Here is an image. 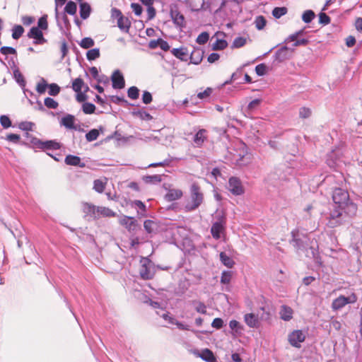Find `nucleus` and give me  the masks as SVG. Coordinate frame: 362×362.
<instances>
[{
  "instance_id": "f257e3e1",
  "label": "nucleus",
  "mask_w": 362,
  "mask_h": 362,
  "mask_svg": "<svg viewBox=\"0 0 362 362\" xmlns=\"http://www.w3.org/2000/svg\"><path fill=\"white\" fill-rule=\"evenodd\" d=\"M333 202L349 216L356 215L358 206L349 198V192L341 188H336L332 194Z\"/></svg>"
},
{
  "instance_id": "f03ea898",
  "label": "nucleus",
  "mask_w": 362,
  "mask_h": 362,
  "mask_svg": "<svg viewBox=\"0 0 362 362\" xmlns=\"http://www.w3.org/2000/svg\"><path fill=\"white\" fill-rule=\"evenodd\" d=\"M204 199V193L200 185L194 182L189 188V197L185 206L186 211H192L198 209Z\"/></svg>"
},
{
  "instance_id": "7ed1b4c3",
  "label": "nucleus",
  "mask_w": 362,
  "mask_h": 362,
  "mask_svg": "<svg viewBox=\"0 0 362 362\" xmlns=\"http://www.w3.org/2000/svg\"><path fill=\"white\" fill-rule=\"evenodd\" d=\"M139 274L143 279H151L153 278V263L147 257H142L140 261Z\"/></svg>"
},
{
  "instance_id": "20e7f679",
  "label": "nucleus",
  "mask_w": 362,
  "mask_h": 362,
  "mask_svg": "<svg viewBox=\"0 0 362 362\" xmlns=\"http://www.w3.org/2000/svg\"><path fill=\"white\" fill-rule=\"evenodd\" d=\"M356 300H357V297L355 293H352L349 297H345L344 296H339L338 298H337L336 299H334L332 301V308L334 310H337L342 308L343 307H344L346 305H347L349 303H354L356 302Z\"/></svg>"
},
{
  "instance_id": "39448f33",
  "label": "nucleus",
  "mask_w": 362,
  "mask_h": 362,
  "mask_svg": "<svg viewBox=\"0 0 362 362\" xmlns=\"http://www.w3.org/2000/svg\"><path fill=\"white\" fill-rule=\"evenodd\" d=\"M115 16L117 18V23L118 28L123 33H129V28L131 26L130 20L127 17L124 16L122 14V12L119 10L116 9V8H115Z\"/></svg>"
},
{
  "instance_id": "423d86ee",
  "label": "nucleus",
  "mask_w": 362,
  "mask_h": 362,
  "mask_svg": "<svg viewBox=\"0 0 362 362\" xmlns=\"http://www.w3.org/2000/svg\"><path fill=\"white\" fill-rule=\"evenodd\" d=\"M305 339V334L300 329L294 330L288 336V340L290 344L294 347L300 348V343Z\"/></svg>"
},
{
  "instance_id": "0eeeda50",
  "label": "nucleus",
  "mask_w": 362,
  "mask_h": 362,
  "mask_svg": "<svg viewBox=\"0 0 362 362\" xmlns=\"http://www.w3.org/2000/svg\"><path fill=\"white\" fill-rule=\"evenodd\" d=\"M228 189L234 195H241L244 193V187L241 181L235 177H232L228 181Z\"/></svg>"
},
{
  "instance_id": "6e6552de",
  "label": "nucleus",
  "mask_w": 362,
  "mask_h": 362,
  "mask_svg": "<svg viewBox=\"0 0 362 362\" xmlns=\"http://www.w3.org/2000/svg\"><path fill=\"white\" fill-rule=\"evenodd\" d=\"M28 37L34 40L35 45H43L47 42V40L44 37L42 30L37 27H33L28 33Z\"/></svg>"
},
{
  "instance_id": "1a4fd4ad",
  "label": "nucleus",
  "mask_w": 362,
  "mask_h": 362,
  "mask_svg": "<svg viewBox=\"0 0 362 362\" xmlns=\"http://www.w3.org/2000/svg\"><path fill=\"white\" fill-rule=\"evenodd\" d=\"M172 54L180 61L187 62L188 59L189 51L186 47L173 48L171 49Z\"/></svg>"
},
{
  "instance_id": "9d476101",
  "label": "nucleus",
  "mask_w": 362,
  "mask_h": 362,
  "mask_svg": "<svg viewBox=\"0 0 362 362\" xmlns=\"http://www.w3.org/2000/svg\"><path fill=\"white\" fill-rule=\"evenodd\" d=\"M170 16L175 25L181 28L185 26V17L177 9L171 10Z\"/></svg>"
},
{
  "instance_id": "9b49d317",
  "label": "nucleus",
  "mask_w": 362,
  "mask_h": 362,
  "mask_svg": "<svg viewBox=\"0 0 362 362\" xmlns=\"http://www.w3.org/2000/svg\"><path fill=\"white\" fill-rule=\"evenodd\" d=\"M204 51L199 48H195L194 50L191 52L189 59H190V63L198 65L199 64L204 57Z\"/></svg>"
},
{
  "instance_id": "f8f14e48",
  "label": "nucleus",
  "mask_w": 362,
  "mask_h": 362,
  "mask_svg": "<svg viewBox=\"0 0 362 362\" xmlns=\"http://www.w3.org/2000/svg\"><path fill=\"white\" fill-rule=\"evenodd\" d=\"M207 139V131L204 129H199L194 136V143L197 147H201Z\"/></svg>"
},
{
  "instance_id": "ddd939ff",
  "label": "nucleus",
  "mask_w": 362,
  "mask_h": 362,
  "mask_svg": "<svg viewBox=\"0 0 362 362\" xmlns=\"http://www.w3.org/2000/svg\"><path fill=\"white\" fill-rule=\"evenodd\" d=\"M341 216V211H339L337 210L332 211L330 214V218H329V220L327 223L328 226L330 228H334V227H337V226H339L340 224H341V221L340 218Z\"/></svg>"
},
{
  "instance_id": "4468645a",
  "label": "nucleus",
  "mask_w": 362,
  "mask_h": 362,
  "mask_svg": "<svg viewBox=\"0 0 362 362\" xmlns=\"http://www.w3.org/2000/svg\"><path fill=\"white\" fill-rule=\"evenodd\" d=\"M183 196V192L179 189H170L166 193L165 197L168 202H173L180 199Z\"/></svg>"
},
{
  "instance_id": "2eb2a0df",
  "label": "nucleus",
  "mask_w": 362,
  "mask_h": 362,
  "mask_svg": "<svg viewBox=\"0 0 362 362\" xmlns=\"http://www.w3.org/2000/svg\"><path fill=\"white\" fill-rule=\"evenodd\" d=\"M37 145H38L39 148H42V149L57 150V149L60 148V147H61V145L59 143H58L55 141H52V140L46 141H39L37 142Z\"/></svg>"
},
{
  "instance_id": "dca6fc26",
  "label": "nucleus",
  "mask_w": 362,
  "mask_h": 362,
  "mask_svg": "<svg viewBox=\"0 0 362 362\" xmlns=\"http://www.w3.org/2000/svg\"><path fill=\"white\" fill-rule=\"evenodd\" d=\"M144 227L148 233H156L159 229V224L153 220H146Z\"/></svg>"
},
{
  "instance_id": "f3484780",
  "label": "nucleus",
  "mask_w": 362,
  "mask_h": 362,
  "mask_svg": "<svg viewBox=\"0 0 362 362\" xmlns=\"http://www.w3.org/2000/svg\"><path fill=\"white\" fill-rule=\"evenodd\" d=\"M281 319L284 321H289L293 318V310L287 305H282L279 312Z\"/></svg>"
},
{
  "instance_id": "a211bd4d",
  "label": "nucleus",
  "mask_w": 362,
  "mask_h": 362,
  "mask_svg": "<svg viewBox=\"0 0 362 362\" xmlns=\"http://www.w3.org/2000/svg\"><path fill=\"white\" fill-rule=\"evenodd\" d=\"M198 356L206 362H216V358L215 357L213 351L209 349H203Z\"/></svg>"
},
{
  "instance_id": "6ab92c4d",
  "label": "nucleus",
  "mask_w": 362,
  "mask_h": 362,
  "mask_svg": "<svg viewBox=\"0 0 362 362\" xmlns=\"http://www.w3.org/2000/svg\"><path fill=\"white\" fill-rule=\"evenodd\" d=\"M245 322L251 328L257 327L259 321L258 317L253 313H247L244 316Z\"/></svg>"
},
{
  "instance_id": "aec40b11",
  "label": "nucleus",
  "mask_w": 362,
  "mask_h": 362,
  "mask_svg": "<svg viewBox=\"0 0 362 362\" xmlns=\"http://www.w3.org/2000/svg\"><path fill=\"white\" fill-rule=\"evenodd\" d=\"M125 86L124 76L119 70L115 71V89H122Z\"/></svg>"
},
{
  "instance_id": "412c9836",
  "label": "nucleus",
  "mask_w": 362,
  "mask_h": 362,
  "mask_svg": "<svg viewBox=\"0 0 362 362\" xmlns=\"http://www.w3.org/2000/svg\"><path fill=\"white\" fill-rule=\"evenodd\" d=\"M65 163L69 165L84 167L85 163L81 162V158L78 156L68 155L65 158Z\"/></svg>"
},
{
  "instance_id": "4be33fe9",
  "label": "nucleus",
  "mask_w": 362,
  "mask_h": 362,
  "mask_svg": "<svg viewBox=\"0 0 362 362\" xmlns=\"http://www.w3.org/2000/svg\"><path fill=\"white\" fill-rule=\"evenodd\" d=\"M83 211L87 216L95 218H97V206L89 203H84L83 204Z\"/></svg>"
},
{
  "instance_id": "5701e85b",
  "label": "nucleus",
  "mask_w": 362,
  "mask_h": 362,
  "mask_svg": "<svg viewBox=\"0 0 362 362\" xmlns=\"http://www.w3.org/2000/svg\"><path fill=\"white\" fill-rule=\"evenodd\" d=\"M223 230V226L221 222L214 223L211 228V233L214 238L218 240L221 238V233Z\"/></svg>"
},
{
  "instance_id": "b1692460",
  "label": "nucleus",
  "mask_w": 362,
  "mask_h": 362,
  "mask_svg": "<svg viewBox=\"0 0 362 362\" xmlns=\"http://www.w3.org/2000/svg\"><path fill=\"white\" fill-rule=\"evenodd\" d=\"M90 6L86 3L83 2L80 4V16L82 19L88 18L90 14Z\"/></svg>"
},
{
  "instance_id": "393cba45",
  "label": "nucleus",
  "mask_w": 362,
  "mask_h": 362,
  "mask_svg": "<svg viewBox=\"0 0 362 362\" xmlns=\"http://www.w3.org/2000/svg\"><path fill=\"white\" fill-rule=\"evenodd\" d=\"M220 259L222 264L228 268H232L235 265V262L233 259L223 252L220 253Z\"/></svg>"
},
{
  "instance_id": "a878e982",
  "label": "nucleus",
  "mask_w": 362,
  "mask_h": 362,
  "mask_svg": "<svg viewBox=\"0 0 362 362\" xmlns=\"http://www.w3.org/2000/svg\"><path fill=\"white\" fill-rule=\"evenodd\" d=\"M299 235V230H293L291 231V236L292 240L291 243H293V245L294 247H296L297 250H300L302 247V241L298 238Z\"/></svg>"
},
{
  "instance_id": "bb28decb",
  "label": "nucleus",
  "mask_w": 362,
  "mask_h": 362,
  "mask_svg": "<svg viewBox=\"0 0 362 362\" xmlns=\"http://www.w3.org/2000/svg\"><path fill=\"white\" fill-rule=\"evenodd\" d=\"M74 122V117L73 115H68L62 118V124L68 129H75Z\"/></svg>"
},
{
  "instance_id": "cd10ccee",
  "label": "nucleus",
  "mask_w": 362,
  "mask_h": 362,
  "mask_svg": "<svg viewBox=\"0 0 362 362\" xmlns=\"http://www.w3.org/2000/svg\"><path fill=\"white\" fill-rule=\"evenodd\" d=\"M24 33V28L21 25H16L12 28V37L14 40L19 39Z\"/></svg>"
},
{
  "instance_id": "c85d7f7f",
  "label": "nucleus",
  "mask_w": 362,
  "mask_h": 362,
  "mask_svg": "<svg viewBox=\"0 0 362 362\" xmlns=\"http://www.w3.org/2000/svg\"><path fill=\"white\" fill-rule=\"evenodd\" d=\"M96 214L97 218L100 216H112L113 215L111 209L103 206H97Z\"/></svg>"
},
{
  "instance_id": "c756f323",
  "label": "nucleus",
  "mask_w": 362,
  "mask_h": 362,
  "mask_svg": "<svg viewBox=\"0 0 362 362\" xmlns=\"http://www.w3.org/2000/svg\"><path fill=\"white\" fill-rule=\"evenodd\" d=\"M77 11L76 4L72 1H69L67 2L64 11L69 15H75Z\"/></svg>"
},
{
  "instance_id": "7c9ffc66",
  "label": "nucleus",
  "mask_w": 362,
  "mask_h": 362,
  "mask_svg": "<svg viewBox=\"0 0 362 362\" xmlns=\"http://www.w3.org/2000/svg\"><path fill=\"white\" fill-rule=\"evenodd\" d=\"M228 46V42L225 40L217 39L212 45L213 50H222Z\"/></svg>"
},
{
  "instance_id": "2f4dec72",
  "label": "nucleus",
  "mask_w": 362,
  "mask_h": 362,
  "mask_svg": "<svg viewBox=\"0 0 362 362\" xmlns=\"http://www.w3.org/2000/svg\"><path fill=\"white\" fill-rule=\"evenodd\" d=\"M189 4L192 11H199L203 7L204 0H189Z\"/></svg>"
},
{
  "instance_id": "473e14b6",
  "label": "nucleus",
  "mask_w": 362,
  "mask_h": 362,
  "mask_svg": "<svg viewBox=\"0 0 362 362\" xmlns=\"http://www.w3.org/2000/svg\"><path fill=\"white\" fill-rule=\"evenodd\" d=\"M267 23V21L263 16H258L255 20V25L257 30H262Z\"/></svg>"
},
{
  "instance_id": "72a5a7b5",
  "label": "nucleus",
  "mask_w": 362,
  "mask_h": 362,
  "mask_svg": "<svg viewBox=\"0 0 362 362\" xmlns=\"http://www.w3.org/2000/svg\"><path fill=\"white\" fill-rule=\"evenodd\" d=\"M83 86L84 82L83 79L81 78H76L72 83V88L76 93L81 91V89L83 87Z\"/></svg>"
},
{
  "instance_id": "f704fd0d",
  "label": "nucleus",
  "mask_w": 362,
  "mask_h": 362,
  "mask_svg": "<svg viewBox=\"0 0 362 362\" xmlns=\"http://www.w3.org/2000/svg\"><path fill=\"white\" fill-rule=\"evenodd\" d=\"M233 273L230 271H223L221 274V283L228 284L232 279Z\"/></svg>"
},
{
  "instance_id": "c9c22d12",
  "label": "nucleus",
  "mask_w": 362,
  "mask_h": 362,
  "mask_svg": "<svg viewBox=\"0 0 362 362\" xmlns=\"http://www.w3.org/2000/svg\"><path fill=\"white\" fill-rule=\"evenodd\" d=\"M37 28L44 30L48 29L47 15H44L39 18Z\"/></svg>"
},
{
  "instance_id": "e433bc0d",
  "label": "nucleus",
  "mask_w": 362,
  "mask_h": 362,
  "mask_svg": "<svg viewBox=\"0 0 362 362\" xmlns=\"http://www.w3.org/2000/svg\"><path fill=\"white\" fill-rule=\"evenodd\" d=\"M48 86L47 81L42 78L40 81L37 83L36 86V90L39 94H43L45 93L46 89Z\"/></svg>"
},
{
  "instance_id": "4c0bfd02",
  "label": "nucleus",
  "mask_w": 362,
  "mask_h": 362,
  "mask_svg": "<svg viewBox=\"0 0 362 362\" xmlns=\"http://www.w3.org/2000/svg\"><path fill=\"white\" fill-rule=\"evenodd\" d=\"M79 45L82 48L88 49L94 45V41L91 37H84L81 40Z\"/></svg>"
},
{
  "instance_id": "58836bf2",
  "label": "nucleus",
  "mask_w": 362,
  "mask_h": 362,
  "mask_svg": "<svg viewBox=\"0 0 362 362\" xmlns=\"http://www.w3.org/2000/svg\"><path fill=\"white\" fill-rule=\"evenodd\" d=\"M315 16V13L312 10H307L303 13L302 19L305 23H309L313 21Z\"/></svg>"
},
{
  "instance_id": "ea45409f",
  "label": "nucleus",
  "mask_w": 362,
  "mask_h": 362,
  "mask_svg": "<svg viewBox=\"0 0 362 362\" xmlns=\"http://www.w3.org/2000/svg\"><path fill=\"white\" fill-rule=\"evenodd\" d=\"M127 95L129 98L136 100L139 98V90L136 86H132L128 89Z\"/></svg>"
},
{
  "instance_id": "a19ab883",
  "label": "nucleus",
  "mask_w": 362,
  "mask_h": 362,
  "mask_svg": "<svg viewBox=\"0 0 362 362\" xmlns=\"http://www.w3.org/2000/svg\"><path fill=\"white\" fill-rule=\"evenodd\" d=\"M287 13V8L286 7H276L272 11V15L276 18H279L282 16Z\"/></svg>"
},
{
  "instance_id": "79ce46f5",
  "label": "nucleus",
  "mask_w": 362,
  "mask_h": 362,
  "mask_svg": "<svg viewBox=\"0 0 362 362\" xmlns=\"http://www.w3.org/2000/svg\"><path fill=\"white\" fill-rule=\"evenodd\" d=\"M99 136V131L96 129H91L86 134V139L88 141H93Z\"/></svg>"
},
{
  "instance_id": "37998d69",
  "label": "nucleus",
  "mask_w": 362,
  "mask_h": 362,
  "mask_svg": "<svg viewBox=\"0 0 362 362\" xmlns=\"http://www.w3.org/2000/svg\"><path fill=\"white\" fill-rule=\"evenodd\" d=\"M35 124L31 122H22L18 124V127L23 131H33Z\"/></svg>"
},
{
  "instance_id": "c03bdc74",
  "label": "nucleus",
  "mask_w": 362,
  "mask_h": 362,
  "mask_svg": "<svg viewBox=\"0 0 362 362\" xmlns=\"http://www.w3.org/2000/svg\"><path fill=\"white\" fill-rule=\"evenodd\" d=\"M209 39V35L207 32H203L199 34L196 40V42L199 45H204Z\"/></svg>"
},
{
  "instance_id": "a18cd8bd",
  "label": "nucleus",
  "mask_w": 362,
  "mask_h": 362,
  "mask_svg": "<svg viewBox=\"0 0 362 362\" xmlns=\"http://www.w3.org/2000/svg\"><path fill=\"white\" fill-rule=\"evenodd\" d=\"M100 56V52L98 49H92L87 52L86 57L90 61L95 60Z\"/></svg>"
},
{
  "instance_id": "49530a36",
  "label": "nucleus",
  "mask_w": 362,
  "mask_h": 362,
  "mask_svg": "<svg viewBox=\"0 0 362 362\" xmlns=\"http://www.w3.org/2000/svg\"><path fill=\"white\" fill-rule=\"evenodd\" d=\"M45 105L51 109H56L58 107V103L52 98H46L44 101Z\"/></svg>"
},
{
  "instance_id": "de8ad7c7",
  "label": "nucleus",
  "mask_w": 362,
  "mask_h": 362,
  "mask_svg": "<svg viewBox=\"0 0 362 362\" xmlns=\"http://www.w3.org/2000/svg\"><path fill=\"white\" fill-rule=\"evenodd\" d=\"M95 110V106L90 103H85L83 105V111L86 114H92Z\"/></svg>"
},
{
  "instance_id": "09e8293b",
  "label": "nucleus",
  "mask_w": 362,
  "mask_h": 362,
  "mask_svg": "<svg viewBox=\"0 0 362 362\" xmlns=\"http://www.w3.org/2000/svg\"><path fill=\"white\" fill-rule=\"evenodd\" d=\"M246 38L243 37H236L233 42V47L240 48L246 44Z\"/></svg>"
},
{
  "instance_id": "8fccbe9b",
  "label": "nucleus",
  "mask_w": 362,
  "mask_h": 362,
  "mask_svg": "<svg viewBox=\"0 0 362 362\" xmlns=\"http://www.w3.org/2000/svg\"><path fill=\"white\" fill-rule=\"evenodd\" d=\"M49 88V94L55 96L60 92L59 86L56 83H51L47 86Z\"/></svg>"
},
{
  "instance_id": "3c124183",
  "label": "nucleus",
  "mask_w": 362,
  "mask_h": 362,
  "mask_svg": "<svg viewBox=\"0 0 362 362\" xmlns=\"http://www.w3.org/2000/svg\"><path fill=\"white\" fill-rule=\"evenodd\" d=\"M312 111L310 108L303 107L299 110V116L302 119H307L311 115Z\"/></svg>"
},
{
  "instance_id": "603ef678",
  "label": "nucleus",
  "mask_w": 362,
  "mask_h": 362,
  "mask_svg": "<svg viewBox=\"0 0 362 362\" xmlns=\"http://www.w3.org/2000/svg\"><path fill=\"white\" fill-rule=\"evenodd\" d=\"M0 123L4 129H7L11 126V121L6 115H1L0 117Z\"/></svg>"
},
{
  "instance_id": "864d4df0",
  "label": "nucleus",
  "mask_w": 362,
  "mask_h": 362,
  "mask_svg": "<svg viewBox=\"0 0 362 362\" xmlns=\"http://www.w3.org/2000/svg\"><path fill=\"white\" fill-rule=\"evenodd\" d=\"M131 8L134 14L137 16H139L142 14L143 8L142 6L138 3H132Z\"/></svg>"
},
{
  "instance_id": "5fc2aeb1",
  "label": "nucleus",
  "mask_w": 362,
  "mask_h": 362,
  "mask_svg": "<svg viewBox=\"0 0 362 362\" xmlns=\"http://www.w3.org/2000/svg\"><path fill=\"white\" fill-rule=\"evenodd\" d=\"M146 182L158 183L161 182V177L159 175L146 176L144 178Z\"/></svg>"
},
{
  "instance_id": "6e6d98bb",
  "label": "nucleus",
  "mask_w": 362,
  "mask_h": 362,
  "mask_svg": "<svg viewBox=\"0 0 362 362\" xmlns=\"http://www.w3.org/2000/svg\"><path fill=\"white\" fill-rule=\"evenodd\" d=\"M105 182H103L100 180H96L94 181L93 188L98 192H102L105 189Z\"/></svg>"
},
{
  "instance_id": "4d7b16f0",
  "label": "nucleus",
  "mask_w": 362,
  "mask_h": 362,
  "mask_svg": "<svg viewBox=\"0 0 362 362\" xmlns=\"http://www.w3.org/2000/svg\"><path fill=\"white\" fill-rule=\"evenodd\" d=\"M0 52L4 55L16 54L17 53L16 49L11 47H2L0 49Z\"/></svg>"
},
{
  "instance_id": "13d9d810",
  "label": "nucleus",
  "mask_w": 362,
  "mask_h": 362,
  "mask_svg": "<svg viewBox=\"0 0 362 362\" xmlns=\"http://www.w3.org/2000/svg\"><path fill=\"white\" fill-rule=\"evenodd\" d=\"M267 69L264 64H259L256 66L255 71L258 76H264L267 73Z\"/></svg>"
},
{
  "instance_id": "bf43d9fd",
  "label": "nucleus",
  "mask_w": 362,
  "mask_h": 362,
  "mask_svg": "<svg viewBox=\"0 0 362 362\" xmlns=\"http://www.w3.org/2000/svg\"><path fill=\"white\" fill-rule=\"evenodd\" d=\"M148 20H152L156 17V10L153 5L148 6L146 9Z\"/></svg>"
},
{
  "instance_id": "052dcab7",
  "label": "nucleus",
  "mask_w": 362,
  "mask_h": 362,
  "mask_svg": "<svg viewBox=\"0 0 362 362\" xmlns=\"http://www.w3.org/2000/svg\"><path fill=\"white\" fill-rule=\"evenodd\" d=\"M211 326L219 329L223 326V320L220 317H216L212 321Z\"/></svg>"
},
{
  "instance_id": "680f3d73",
  "label": "nucleus",
  "mask_w": 362,
  "mask_h": 362,
  "mask_svg": "<svg viewBox=\"0 0 362 362\" xmlns=\"http://www.w3.org/2000/svg\"><path fill=\"white\" fill-rule=\"evenodd\" d=\"M287 52L288 48L286 47H284L276 52V56L279 59L283 60L286 58Z\"/></svg>"
},
{
  "instance_id": "e2e57ef3",
  "label": "nucleus",
  "mask_w": 362,
  "mask_h": 362,
  "mask_svg": "<svg viewBox=\"0 0 362 362\" xmlns=\"http://www.w3.org/2000/svg\"><path fill=\"white\" fill-rule=\"evenodd\" d=\"M142 101L144 104H149L152 101V95L148 91H144L142 95Z\"/></svg>"
},
{
  "instance_id": "0e129e2a",
  "label": "nucleus",
  "mask_w": 362,
  "mask_h": 362,
  "mask_svg": "<svg viewBox=\"0 0 362 362\" xmlns=\"http://www.w3.org/2000/svg\"><path fill=\"white\" fill-rule=\"evenodd\" d=\"M319 19L320 22L324 25H327L330 23V18L325 13H320Z\"/></svg>"
},
{
  "instance_id": "69168bd1",
  "label": "nucleus",
  "mask_w": 362,
  "mask_h": 362,
  "mask_svg": "<svg viewBox=\"0 0 362 362\" xmlns=\"http://www.w3.org/2000/svg\"><path fill=\"white\" fill-rule=\"evenodd\" d=\"M21 21L24 25L28 26L33 23L35 18L32 16H25L22 17Z\"/></svg>"
},
{
  "instance_id": "338daca9",
  "label": "nucleus",
  "mask_w": 362,
  "mask_h": 362,
  "mask_svg": "<svg viewBox=\"0 0 362 362\" xmlns=\"http://www.w3.org/2000/svg\"><path fill=\"white\" fill-rule=\"evenodd\" d=\"M261 103L260 99H255L252 100L247 105V108L249 110H253L254 109L257 108L259 104Z\"/></svg>"
},
{
  "instance_id": "774afa93",
  "label": "nucleus",
  "mask_w": 362,
  "mask_h": 362,
  "mask_svg": "<svg viewBox=\"0 0 362 362\" xmlns=\"http://www.w3.org/2000/svg\"><path fill=\"white\" fill-rule=\"evenodd\" d=\"M14 76L16 78L17 82L20 85L24 86L25 84V81L23 76L18 71L14 72Z\"/></svg>"
}]
</instances>
